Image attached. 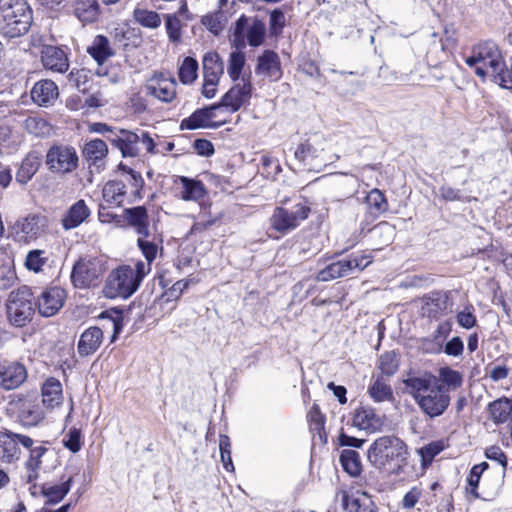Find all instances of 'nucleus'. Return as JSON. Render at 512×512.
I'll list each match as a JSON object with an SVG mask.
<instances>
[{
    "mask_svg": "<svg viewBox=\"0 0 512 512\" xmlns=\"http://www.w3.org/2000/svg\"><path fill=\"white\" fill-rule=\"evenodd\" d=\"M73 478L69 477L66 481L52 486L43 487V494L47 503H59L70 491Z\"/></svg>",
    "mask_w": 512,
    "mask_h": 512,
    "instance_id": "de8ad7c7",
    "label": "nucleus"
},
{
    "mask_svg": "<svg viewBox=\"0 0 512 512\" xmlns=\"http://www.w3.org/2000/svg\"><path fill=\"white\" fill-rule=\"evenodd\" d=\"M149 236L140 235L137 239L138 246L144 255L146 261L151 269V263L155 260L158 252V246L153 240L148 239ZM144 263V261H142Z\"/></svg>",
    "mask_w": 512,
    "mask_h": 512,
    "instance_id": "5fc2aeb1",
    "label": "nucleus"
},
{
    "mask_svg": "<svg viewBox=\"0 0 512 512\" xmlns=\"http://www.w3.org/2000/svg\"><path fill=\"white\" fill-rule=\"evenodd\" d=\"M139 134L130 131H121V136L112 140V143L121 150L124 157H134L138 155L139 148Z\"/></svg>",
    "mask_w": 512,
    "mask_h": 512,
    "instance_id": "7c9ffc66",
    "label": "nucleus"
},
{
    "mask_svg": "<svg viewBox=\"0 0 512 512\" xmlns=\"http://www.w3.org/2000/svg\"><path fill=\"white\" fill-rule=\"evenodd\" d=\"M73 8L75 16L83 23L96 21L100 14L97 0H75Z\"/></svg>",
    "mask_w": 512,
    "mask_h": 512,
    "instance_id": "c756f323",
    "label": "nucleus"
},
{
    "mask_svg": "<svg viewBox=\"0 0 512 512\" xmlns=\"http://www.w3.org/2000/svg\"><path fill=\"white\" fill-rule=\"evenodd\" d=\"M407 392L430 418L442 415L450 405V396L430 374L411 375L403 380Z\"/></svg>",
    "mask_w": 512,
    "mask_h": 512,
    "instance_id": "f257e3e1",
    "label": "nucleus"
},
{
    "mask_svg": "<svg viewBox=\"0 0 512 512\" xmlns=\"http://www.w3.org/2000/svg\"><path fill=\"white\" fill-rule=\"evenodd\" d=\"M87 52L99 64H103L114 53L109 40L103 35H97L88 46Z\"/></svg>",
    "mask_w": 512,
    "mask_h": 512,
    "instance_id": "72a5a7b5",
    "label": "nucleus"
},
{
    "mask_svg": "<svg viewBox=\"0 0 512 512\" xmlns=\"http://www.w3.org/2000/svg\"><path fill=\"white\" fill-rule=\"evenodd\" d=\"M40 167V158L36 153H29L21 162L16 172V182L28 183Z\"/></svg>",
    "mask_w": 512,
    "mask_h": 512,
    "instance_id": "473e14b6",
    "label": "nucleus"
},
{
    "mask_svg": "<svg viewBox=\"0 0 512 512\" xmlns=\"http://www.w3.org/2000/svg\"><path fill=\"white\" fill-rule=\"evenodd\" d=\"M485 456L491 461H495L503 470L507 466V457L499 446H490L485 450Z\"/></svg>",
    "mask_w": 512,
    "mask_h": 512,
    "instance_id": "0e129e2a",
    "label": "nucleus"
},
{
    "mask_svg": "<svg viewBox=\"0 0 512 512\" xmlns=\"http://www.w3.org/2000/svg\"><path fill=\"white\" fill-rule=\"evenodd\" d=\"M91 214L86 202L82 199L76 201L63 215L61 223L65 230L80 226Z\"/></svg>",
    "mask_w": 512,
    "mask_h": 512,
    "instance_id": "4be33fe9",
    "label": "nucleus"
},
{
    "mask_svg": "<svg viewBox=\"0 0 512 512\" xmlns=\"http://www.w3.org/2000/svg\"><path fill=\"white\" fill-rule=\"evenodd\" d=\"M19 420L24 426L32 427L38 425L43 419V411L30 402H24L21 406Z\"/></svg>",
    "mask_w": 512,
    "mask_h": 512,
    "instance_id": "c03bdc74",
    "label": "nucleus"
},
{
    "mask_svg": "<svg viewBox=\"0 0 512 512\" xmlns=\"http://www.w3.org/2000/svg\"><path fill=\"white\" fill-rule=\"evenodd\" d=\"M63 401L62 384L56 378H48L42 386V402L49 408L58 406Z\"/></svg>",
    "mask_w": 512,
    "mask_h": 512,
    "instance_id": "cd10ccee",
    "label": "nucleus"
},
{
    "mask_svg": "<svg viewBox=\"0 0 512 512\" xmlns=\"http://www.w3.org/2000/svg\"><path fill=\"white\" fill-rule=\"evenodd\" d=\"M177 82L174 77L165 73H155L144 86L146 95L163 103H171L177 96Z\"/></svg>",
    "mask_w": 512,
    "mask_h": 512,
    "instance_id": "9b49d317",
    "label": "nucleus"
},
{
    "mask_svg": "<svg viewBox=\"0 0 512 512\" xmlns=\"http://www.w3.org/2000/svg\"><path fill=\"white\" fill-rule=\"evenodd\" d=\"M422 490L419 487L411 488L403 497L402 506L405 509L413 508L419 501Z\"/></svg>",
    "mask_w": 512,
    "mask_h": 512,
    "instance_id": "338daca9",
    "label": "nucleus"
},
{
    "mask_svg": "<svg viewBox=\"0 0 512 512\" xmlns=\"http://www.w3.org/2000/svg\"><path fill=\"white\" fill-rule=\"evenodd\" d=\"M343 504L347 512H377L375 503L366 492L356 491L350 495H344Z\"/></svg>",
    "mask_w": 512,
    "mask_h": 512,
    "instance_id": "393cba45",
    "label": "nucleus"
},
{
    "mask_svg": "<svg viewBox=\"0 0 512 512\" xmlns=\"http://www.w3.org/2000/svg\"><path fill=\"white\" fill-rule=\"evenodd\" d=\"M266 28L263 22L254 21L247 29L246 37L248 44L258 47L264 42Z\"/></svg>",
    "mask_w": 512,
    "mask_h": 512,
    "instance_id": "864d4df0",
    "label": "nucleus"
},
{
    "mask_svg": "<svg viewBox=\"0 0 512 512\" xmlns=\"http://www.w3.org/2000/svg\"><path fill=\"white\" fill-rule=\"evenodd\" d=\"M166 31L171 41L177 42L181 37V22L175 15H164Z\"/></svg>",
    "mask_w": 512,
    "mask_h": 512,
    "instance_id": "bf43d9fd",
    "label": "nucleus"
},
{
    "mask_svg": "<svg viewBox=\"0 0 512 512\" xmlns=\"http://www.w3.org/2000/svg\"><path fill=\"white\" fill-rule=\"evenodd\" d=\"M255 73L272 82L280 80L282 68L278 54L272 50H265L257 58Z\"/></svg>",
    "mask_w": 512,
    "mask_h": 512,
    "instance_id": "dca6fc26",
    "label": "nucleus"
},
{
    "mask_svg": "<svg viewBox=\"0 0 512 512\" xmlns=\"http://www.w3.org/2000/svg\"><path fill=\"white\" fill-rule=\"evenodd\" d=\"M47 451L48 449L42 445L35 446L29 451L28 459L25 462V466L28 470L27 481L29 483L34 482L38 478L42 464L41 459Z\"/></svg>",
    "mask_w": 512,
    "mask_h": 512,
    "instance_id": "c9c22d12",
    "label": "nucleus"
},
{
    "mask_svg": "<svg viewBox=\"0 0 512 512\" xmlns=\"http://www.w3.org/2000/svg\"><path fill=\"white\" fill-rule=\"evenodd\" d=\"M66 298L65 290L54 286L46 288L38 296L37 308L41 316H54L64 305Z\"/></svg>",
    "mask_w": 512,
    "mask_h": 512,
    "instance_id": "4468645a",
    "label": "nucleus"
},
{
    "mask_svg": "<svg viewBox=\"0 0 512 512\" xmlns=\"http://www.w3.org/2000/svg\"><path fill=\"white\" fill-rule=\"evenodd\" d=\"M246 65L245 53L239 49L232 51L228 59L227 73L232 81H240Z\"/></svg>",
    "mask_w": 512,
    "mask_h": 512,
    "instance_id": "49530a36",
    "label": "nucleus"
},
{
    "mask_svg": "<svg viewBox=\"0 0 512 512\" xmlns=\"http://www.w3.org/2000/svg\"><path fill=\"white\" fill-rule=\"evenodd\" d=\"M407 453V446L400 438L386 435L374 440L367 451V459L374 468L397 474L406 463Z\"/></svg>",
    "mask_w": 512,
    "mask_h": 512,
    "instance_id": "f03ea898",
    "label": "nucleus"
},
{
    "mask_svg": "<svg viewBox=\"0 0 512 512\" xmlns=\"http://www.w3.org/2000/svg\"><path fill=\"white\" fill-rule=\"evenodd\" d=\"M133 19L137 24L147 29H157L162 23L159 13L143 7H136L134 9Z\"/></svg>",
    "mask_w": 512,
    "mask_h": 512,
    "instance_id": "4c0bfd02",
    "label": "nucleus"
},
{
    "mask_svg": "<svg viewBox=\"0 0 512 512\" xmlns=\"http://www.w3.org/2000/svg\"><path fill=\"white\" fill-rule=\"evenodd\" d=\"M103 331L96 326L86 329L79 338L77 351L80 356L86 357L94 354L103 342Z\"/></svg>",
    "mask_w": 512,
    "mask_h": 512,
    "instance_id": "412c9836",
    "label": "nucleus"
},
{
    "mask_svg": "<svg viewBox=\"0 0 512 512\" xmlns=\"http://www.w3.org/2000/svg\"><path fill=\"white\" fill-rule=\"evenodd\" d=\"M395 235V226L386 221L378 223L371 230V236L374 239L375 245L379 246V249L382 246L391 244L395 238Z\"/></svg>",
    "mask_w": 512,
    "mask_h": 512,
    "instance_id": "58836bf2",
    "label": "nucleus"
},
{
    "mask_svg": "<svg viewBox=\"0 0 512 512\" xmlns=\"http://www.w3.org/2000/svg\"><path fill=\"white\" fill-rule=\"evenodd\" d=\"M47 227V218L40 214H30L15 224L19 240L31 242L39 238Z\"/></svg>",
    "mask_w": 512,
    "mask_h": 512,
    "instance_id": "ddd939ff",
    "label": "nucleus"
},
{
    "mask_svg": "<svg viewBox=\"0 0 512 512\" xmlns=\"http://www.w3.org/2000/svg\"><path fill=\"white\" fill-rule=\"evenodd\" d=\"M464 344L460 337H453L450 339L445 347L444 352L449 356L457 357L463 353Z\"/></svg>",
    "mask_w": 512,
    "mask_h": 512,
    "instance_id": "69168bd1",
    "label": "nucleus"
},
{
    "mask_svg": "<svg viewBox=\"0 0 512 512\" xmlns=\"http://www.w3.org/2000/svg\"><path fill=\"white\" fill-rule=\"evenodd\" d=\"M26 130L37 137L48 136L51 133V125L43 118L28 117L25 121Z\"/></svg>",
    "mask_w": 512,
    "mask_h": 512,
    "instance_id": "3c124183",
    "label": "nucleus"
},
{
    "mask_svg": "<svg viewBox=\"0 0 512 512\" xmlns=\"http://www.w3.org/2000/svg\"><path fill=\"white\" fill-rule=\"evenodd\" d=\"M368 394L375 402L390 401L393 398V392L380 376L372 377V383L368 387Z\"/></svg>",
    "mask_w": 512,
    "mask_h": 512,
    "instance_id": "37998d69",
    "label": "nucleus"
},
{
    "mask_svg": "<svg viewBox=\"0 0 512 512\" xmlns=\"http://www.w3.org/2000/svg\"><path fill=\"white\" fill-rule=\"evenodd\" d=\"M34 296L32 290L22 286L9 293L6 300V316L8 322L15 327H23L34 315Z\"/></svg>",
    "mask_w": 512,
    "mask_h": 512,
    "instance_id": "423d86ee",
    "label": "nucleus"
},
{
    "mask_svg": "<svg viewBox=\"0 0 512 512\" xmlns=\"http://www.w3.org/2000/svg\"><path fill=\"white\" fill-rule=\"evenodd\" d=\"M350 274V264L346 260L333 262L320 270L317 274L318 281H331Z\"/></svg>",
    "mask_w": 512,
    "mask_h": 512,
    "instance_id": "e433bc0d",
    "label": "nucleus"
},
{
    "mask_svg": "<svg viewBox=\"0 0 512 512\" xmlns=\"http://www.w3.org/2000/svg\"><path fill=\"white\" fill-rule=\"evenodd\" d=\"M189 286L188 280H179L162 295L161 300L166 299V301L177 300L181 294L186 290Z\"/></svg>",
    "mask_w": 512,
    "mask_h": 512,
    "instance_id": "e2e57ef3",
    "label": "nucleus"
},
{
    "mask_svg": "<svg viewBox=\"0 0 512 512\" xmlns=\"http://www.w3.org/2000/svg\"><path fill=\"white\" fill-rule=\"evenodd\" d=\"M81 437L79 429L71 428L62 440L64 447L73 453L80 451L82 447Z\"/></svg>",
    "mask_w": 512,
    "mask_h": 512,
    "instance_id": "4d7b16f0",
    "label": "nucleus"
},
{
    "mask_svg": "<svg viewBox=\"0 0 512 512\" xmlns=\"http://www.w3.org/2000/svg\"><path fill=\"white\" fill-rule=\"evenodd\" d=\"M27 378L26 368L17 362L0 363V388L13 390L21 386Z\"/></svg>",
    "mask_w": 512,
    "mask_h": 512,
    "instance_id": "f3484780",
    "label": "nucleus"
},
{
    "mask_svg": "<svg viewBox=\"0 0 512 512\" xmlns=\"http://www.w3.org/2000/svg\"><path fill=\"white\" fill-rule=\"evenodd\" d=\"M465 63L469 67L475 68L477 76L484 78L492 75L496 82V76L504 68V60L502 55L493 42L487 41L476 45L472 50V55L467 57Z\"/></svg>",
    "mask_w": 512,
    "mask_h": 512,
    "instance_id": "39448f33",
    "label": "nucleus"
},
{
    "mask_svg": "<svg viewBox=\"0 0 512 512\" xmlns=\"http://www.w3.org/2000/svg\"><path fill=\"white\" fill-rule=\"evenodd\" d=\"M22 142L21 135L14 131L9 125L0 122V152L11 153Z\"/></svg>",
    "mask_w": 512,
    "mask_h": 512,
    "instance_id": "f704fd0d",
    "label": "nucleus"
},
{
    "mask_svg": "<svg viewBox=\"0 0 512 512\" xmlns=\"http://www.w3.org/2000/svg\"><path fill=\"white\" fill-rule=\"evenodd\" d=\"M108 154V147L101 139H94L85 144L83 155L91 164L96 165Z\"/></svg>",
    "mask_w": 512,
    "mask_h": 512,
    "instance_id": "79ce46f5",
    "label": "nucleus"
},
{
    "mask_svg": "<svg viewBox=\"0 0 512 512\" xmlns=\"http://www.w3.org/2000/svg\"><path fill=\"white\" fill-rule=\"evenodd\" d=\"M219 447L221 453V462L227 471H234V465L231 459L230 441L226 435H221L219 440Z\"/></svg>",
    "mask_w": 512,
    "mask_h": 512,
    "instance_id": "13d9d810",
    "label": "nucleus"
},
{
    "mask_svg": "<svg viewBox=\"0 0 512 512\" xmlns=\"http://www.w3.org/2000/svg\"><path fill=\"white\" fill-rule=\"evenodd\" d=\"M49 264V257L47 252L42 249L30 250L25 258L24 266L27 270L34 273L43 272L45 267Z\"/></svg>",
    "mask_w": 512,
    "mask_h": 512,
    "instance_id": "a18cd8bd",
    "label": "nucleus"
},
{
    "mask_svg": "<svg viewBox=\"0 0 512 512\" xmlns=\"http://www.w3.org/2000/svg\"><path fill=\"white\" fill-rule=\"evenodd\" d=\"M149 273V264L142 261H138L135 267L120 266L109 274L104 289L105 295L108 298H128L136 292Z\"/></svg>",
    "mask_w": 512,
    "mask_h": 512,
    "instance_id": "7ed1b4c3",
    "label": "nucleus"
},
{
    "mask_svg": "<svg viewBox=\"0 0 512 512\" xmlns=\"http://www.w3.org/2000/svg\"><path fill=\"white\" fill-rule=\"evenodd\" d=\"M46 165L55 173H70L78 165L75 148L67 145H53L46 154Z\"/></svg>",
    "mask_w": 512,
    "mask_h": 512,
    "instance_id": "1a4fd4ad",
    "label": "nucleus"
},
{
    "mask_svg": "<svg viewBox=\"0 0 512 512\" xmlns=\"http://www.w3.org/2000/svg\"><path fill=\"white\" fill-rule=\"evenodd\" d=\"M309 213L310 208L302 203L294 205L291 209L276 207L269 219L270 227L281 235H285L307 219Z\"/></svg>",
    "mask_w": 512,
    "mask_h": 512,
    "instance_id": "6e6552de",
    "label": "nucleus"
},
{
    "mask_svg": "<svg viewBox=\"0 0 512 512\" xmlns=\"http://www.w3.org/2000/svg\"><path fill=\"white\" fill-rule=\"evenodd\" d=\"M365 205L368 214L373 218H378L389 208V204L384 193L377 188H374L367 193L365 197Z\"/></svg>",
    "mask_w": 512,
    "mask_h": 512,
    "instance_id": "2f4dec72",
    "label": "nucleus"
},
{
    "mask_svg": "<svg viewBox=\"0 0 512 512\" xmlns=\"http://www.w3.org/2000/svg\"><path fill=\"white\" fill-rule=\"evenodd\" d=\"M294 155L296 159L306 164H310V159L318 157V155H316V148L312 147V145L309 143L300 144L296 148Z\"/></svg>",
    "mask_w": 512,
    "mask_h": 512,
    "instance_id": "680f3d73",
    "label": "nucleus"
},
{
    "mask_svg": "<svg viewBox=\"0 0 512 512\" xmlns=\"http://www.w3.org/2000/svg\"><path fill=\"white\" fill-rule=\"evenodd\" d=\"M20 457V449L16 441V433L8 430L0 431V461L12 463Z\"/></svg>",
    "mask_w": 512,
    "mask_h": 512,
    "instance_id": "a878e982",
    "label": "nucleus"
},
{
    "mask_svg": "<svg viewBox=\"0 0 512 512\" xmlns=\"http://www.w3.org/2000/svg\"><path fill=\"white\" fill-rule=\"evenodd\" d=\"M123 217L139 236H150L148 213L144 206L124 209Z\"/></svg>",
    "mask_w": 512,
    "mask_h": 512,
    "instance_id": "b1692460",
    "label": "nucleus"
},
{
    "mask_svg": "<svg viewBox=\"0 0 512 512\" xmlns=\"http://www.w3.org/2000/svg\"><path fill=\"white\" fill-rule=\"evenodd\" d=\"M457 322L461 327L471 329L476 324V317L468 308H466L457 314Z\"/></svg>",
    "mask_w": 512,
    "mask_h": 512,
    "instance_id": "774afa93",
    "label": "nucleus"
},
{
    "mask_svg": "<svg viewBox=\"0 0 512 512\" xmlns=\"http://www.w3.org/2000/svg\"><path fill=\"white\" fill-rule=\"evenodd\" d=\"M250 74L243 75L240 81H236L222 97L221 102L226 106L228 114L238 111L245 103H247L252 94V84Z\"/></svg>",
    "mask_w": 512,
    "mask_h": 512,
    "instance_id": "f8f14e48",
    "label": "nucleus"
},
{
    "mask_svg": "<svg viewBox=\"0 0 512 512\" xmlns=\"http://www.w3.org/2000/svg\"><path fill=\"white\" fill-rule=\"evenodd\" d=\"M491 420L496 424H502L512 419V399L499 398L488 405Z\"/></svg>",
    "mask_w": 512,
    "mask_h": 512,
    "instance_id": "c85d7f7f",
    "label": "nucleus"
},
{
    "mask_svg": "<svg viewBox=\"0 0 512 512\" xmlns=\"http://www.w3.org/2000/svg\"><path fill=\"white\" fill-rule=\"evenodd\" d=\"M209 207L210 206H201V211L197 216V220L190 229V234L202 233L215 225L221 219V214H212Z\"/></svg>",
    "mask_w": 512,
    "mask_h": 512,
    "instance_id": "a19ab883",
    "label": "nucleus"
},
{
    "mask_svg": "<svg viewBox=\"0 0 512 512\" xmlns=\"http://www.w3.org/2000/svg\"><path fill=\"white\" fill-rule=\"evenodd\" d=\"M105 272L102 260L98 258H81L72 269L71 280L76 288L84 289L97 286Z\"/></svg>",
    "mask_w": 512,
    "mask_h": 512,
    "instance_id": "0eeeda50",
    "label": "nucleus"
},
{
    "mask_svg": "<svg viewBox=\"0 0 512 512\" xmlns=\"http://www.w3.org/2000/svg\"><path fill=\"white\" fill-rule=\"evenodd\" d=\"M399 367V358L394 351L382 354L378 359V369L383 375L392 376Z\"/></svg>",
    "mask_w": 512,
    "mask_h": 512,
    "instance_id": "603ef678",
    "label": "nucleus"
},
{
    "mask_svg": "<svg viewBox=\"0 0 512 512\" xmlns=\"http://www.w3.org/2000/svg\"><path fill=\"white\" fill-rule=\"evenodd\" d=\"M177 197L183 201H200L206 194V189L201 181L179 176L175 180Z\"/></svg>",
    "mask_w": 512,
    "mask_h": 512,
    "instance_id": "6ab92c4d",
    "label": "nucleus"
},
{
    "mask_svg": "<svg viewBox=\"0 0 512 512\" xmlns=\"http://www.w3.org/2000/svg\"><path fill=\"white\" fill-rule=\"evenodd\" d=\"M58 96V86L50 79L36 82L31 90V98L39 106L47 107L53 105Z\"/></svg>",
    "mask_w": 512,
    "mask_h": 512,
    "instance_id": "aec40b11",
    "label": "nucleus"
},
{
    "mask_svg": "<svg viewBox=\"0 0 512 512\" xmlns=\"http://www.w3.org/2000/svg\"><path fill=\"white\" fill-rule=\"evenodd\" d=\"M444 449L443 441H434L422 447L419 453L423 462H431L433 458Z\"/></svg>",
    "mask_w": 512,
    "mask_h": 512,
    "instance_id": "052dcab7",
    "label": "nucleus"
},
{
    "mask_svg": "<svg viewBox=\"0 0 512 512\" xmlns=\"http://www.w3.org/2000/svg\"><path fill=\"white\" fill-rule=\"evenodd\" d=\"M41 62L45 69L53 73H65L69 69L67 53L58 46L44 45L41 49Z\"/></svg>",
    "mask_w": 512,
    "mask_h": 512,
    "instance_id": "2eb2a0df",
    "label": "nucleus"
},
{
    "mask_svg": "<svg viewBox=\"0 0 512 512\" xmlns=\"http://www.w3.org/2000/svg\"><path fill=\"white\" fill-rule=\"evenodd\" d=\"M222 18H223L222 12L217 11L215 13H211V14H207V15L203 16L201 19V23L211 33H213L214 35H218L223 29Z\"/></svg>",
    "mask_w": 512,
    "mask_h": 512,
    "instance_id": "6e6d98bb",
    "label": "nucleus"
},
{
    "mask_svg": "<svg viewBox=\"0 0 512 512\" xmlns=\"http://www.w3.org/2000/svg\"><path fill=\"white\" fill-rule=\"evenodd\" d=\"M198 62L192 57H186L179 70L178 76L183 84H191L197 78Z\"/></svg>",
    "mask_w": 512,
    "mask_h": 512,
    "instance_id": "09e8293b",
    "label": "nucleus"
},
{
    "mask_svg": "<svg viewBox=\"0 0 512 512\" xmlns=\"http://www.w3.org/2000/svg\"><path fill=\"white\" fill-rule=\"evenodd\" d=\"M217 109L218 108L216 107H207L196 110L189 117L181 121V129L195 130L199 128L221 127L223 125V121L217 123L214 122L215 111H217Z\"/></svg>",
    "mask_w": 512,
    "mask_h": 512,
    "instance_id": "a211bd4d",
    "label": "nucleus"
},
{
    "mask_svg": "<svg viewBox=\"0 0 512 512\" xmlns=\"http://www.w3.org/2000/svg\"><path fill=\"white\" fill-rule=\"evenodd\" d=\"M126 192L124 182L120 180H110L103 186L102 196L108 205L119 207L124 203Z\"/></svg>",
    "mask_w": 512,
    "mask_h": 512,
    "instance_id": "bb28decb",
    "label": "nucleus"
},
{
    "mask_svg": "<svg viewBox=\"0 0 512 512\" xmlns=\"http://www.w3.org/2000/svg\"><path fill=\"white\" fill-rule=\"evenodd\" d=\"M31 10L25 0H1L0 33L8 38L24 35L31 25Z\"/></svg>",
    "mask_w": 512,
    "mask_h": 512,
    "instance_id": "20e7f679",
    "label": "nucleus"
},
{
    "mask_svg": "<svg viewBox=\"0 0 512 512\" xmlns=\"http://www.w3.org/2000/svg\"><path fill=\"white\" fill-rule=\"evenodd\" d=\"M340 463L345 472L352 477H358L362 472V462L357 451L344 449L340 455Z\"/></svg>",
    "mask_w": 512,
    "mask_h": 512,
    "instance_id": "ea45409f",
    "label": "nucleus"
},
{
    "mask_svg": "<svg viewBox=\"0 0 512 512\" xmlns=\"http://www.w3.org/2000/svg\"><path fill=\"white\" fill-rule=\"evenodd\" d=\"M353 425L360 430L374 432L379 430L383 421L371 407H359L353 415Z\"/></svg>",
    "mask_w": 512,
    "mask_h": 512,
    "instance_id": "5701e85b",
    "label": "nucleus"
},
{
    "mask_svg": "<svg viewBox=\"0 0 512 512\" xmlns=\"http://www.w3.org/2000/svg\"><path fill=\"white\" fill-rule=\"evenodd\" d=\"M202 66L204 78L202 93L206 98H213L224 72L223 61L218 53L211 51L204 55Z\"/></svg>",
    "mask_w": 512,
    "mask_h": 512,
    "instance_id": "9d476101",
    "label": "nucleus"
},
{
    "mask_svg": "<svg viewBox=\"0 0 512 512\" xmlns=\"http://www.w3.org/2000/svg\"><path fill=\"white\" fill-rule=\"evenodd\" d=\"M439 380L449 390H455L462 385L463 376L460 372L451 369L450 367H442L439 369Z\"/></svg>",
    "mask_w": 512,
    "mask_h": 512,
    "instance_id": "8fccbe9b",
    "label": "nucleus"
}]
</instances>
